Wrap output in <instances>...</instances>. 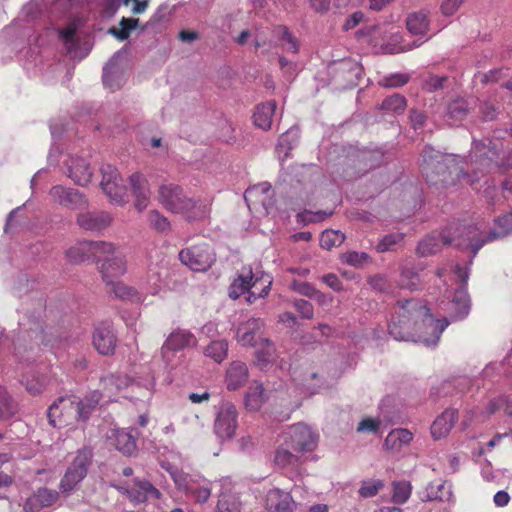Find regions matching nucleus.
Segmentation results:
<instances>
[{"label": "nucleus", "mask_w": 512, "mask_h": 512, "mask_svg": "<svg viewBox=\"0 0 512 512\" xmlns=\"http://www.w3.org/2000/svg\"><path fill=\"white\" fill-rule=\"evenodd\" d=\"M276 109L277 103L275 100H268L258 104L252 116L254 125L265 131L270 130Z\"/></svg>", "instance_id": "nucleus-27"}, {"label": "nucleus", "mask_w": 512, "mask_h": 512, "mask_svg": "<svg viewBox=\"0 0 512 512\" xmlns=\"http://www.w3.org/2000/svg\"><path fill=\"white\" fill-rule=\"evenodd\" d=\"M101 173V188L107 197L117 204L125 203L126 187L122 184L117 169L110 164H104Z\"/></svg>", "instance_id": "nucleus-8"}, {"label": "nucleus", "mask_w": 512, "mask_h": 512, "mask_svg": "<svg viewBox=\"0 0 512 512\" xmlns=\"http://www.w3.org/2000/svg\"><path fill=\"white\" fill-rule=\"evenodd\" d=\"M395 314L388 330L396 340L420 341L427 346L436 345L449 325L445 318L433 320L429 309L414 299L399 301Z\"/></svg>", "instance_id": "nucleus-2"}, {"label": "nucleus", "mask_w": 512, "mask_h": 512, "mask_svg": "<svg viewBox=\"0 0 512 512\" xmlns=\"http://www.w3.org/2000/svg\"><path fill=\"white\" fill-rule=\"evenodd\" d=\"M383 487L384 482L382 480H366L361 484L359 495L362 498H371L376 496Z\"/></svg>", "instance_id": "nucleus-51"}, {"label": "nucleus", "mask_w": 512, "mask_h": 512, "mask_svg": "<svg viewBox=\"0 0 512 512\" xmlns=\"http://www.w3.org/2000/svg\"><path fill=\"white\" fill-rule=\"evenodd\" d=\"M323 281L334 291H341L343 288L340 279L335 274L324 275Z\"/></svg>", "instance_id": "nucleus-64"}, {"label": "nucleus", "mask_w": 512, "mask_h": 512, "mask_svg": "<svg viewBox=\"0 0 512 512\" xmlns=\"http://www.w3.org/2000/svg\"><path fill=\"white\" fill-rule=\"evenodd\" d=\"M66 256L73 263H81L90 258V251L84 249V242H82L77 246L71 247L66 252Z\"/></svg>", "instance_id": "nucleus-55"}, {"label": "nucleus", "mask_w": 512, "mask_h": 512, "mask_svg": "<svg viewBox=\"0 0 512 512\" xmlns=\"http://www.w3.org/2000/svg\"><path fill=\"white\" fill-rule=\"evenodd\" d=\"M402 240V233H392L385 235L377 244L376 250L377 252L380 253L391 251L394 248V246L400 243Z\"/></svg>", "instance_id": "nucleus-54"}, {"label": "nucleus", "mask_w": 512, "mask_h": 512, "mask_svg": "<svg viewBox=\"0 0 512 512\" xmlns=\"http://www.w3.org/2000/svg\"><path fill=\"white\" fill-rule=\"evenodd\" d=\"M413 439V434L407 429L392 430L385 439V446L388 449H398L402 445L409 444Z\"/></svg>", "instance_id": "nucleus-39"}, {"label": "nucleus", "mask_w": 512, "mask_h": 512, "mask_svg": "<svg viewBox=\"0 0 512 512\" xmlns=\"http://www.w3.org/2000/svg\"><path fill=\"white\" fill-rule=\"evenodd\" d=\"M497 230L483 231L478 225H467L463 227L458 246H465L470 249L475 257L478 251L487 243L502 238L512 232V212L498 217L495 220Z\"/></svg>", "instance_id": "nucleus-4"}, {"label": "nucleus", "mask_w": 512, "mask_h": 512, "mask_svg": "<svg viewBox=\"0 0 512 512\" xmlns=\"http://www.w3.org/2000/svg\"><path fill=\"white\" fill-rule=\"evenodd\" d=\"M180 261L191 270L207 271L216 261L214 249L205 242L197 243L179 252Z\"/></svg>", "instance_id": "nucleus-5"}, {"label": "nucleus", "mask_w": 512, "mask_h": 512, "mask_svg": "<svg viewBox=\"0 0 512 512\" xmlns=\"http://www.w3.org/2000/svg\"><path fill=\"white\" fill-rule=\"evenodd\" d=\"M139 24V19L122 17L119 22L120 28L111 27L109 34L116 37L119 41H124L129 38L130 33Z\"/></svg>", "instance_id": "nucleus-42"}, {"label": "nucleus", "mask_w": 512, "mask_h": 512, "mask_svg": "<svg viewBox=\"0 0 512 512\" xmlns=\"http://www.w3.org/2000/svg\"><path fill=\"white\" fill-rule=\"evenodd\" d=\"M463 0H443L441 4L442 13L446 16L453 15L461 6Z\"/></svg>", "instance_id": "nucleus-63"}, {"label": "nucleus", "mask_w": 512, "mask_h": 512, "mask_svg": "<svg viewBox=\"0 0 512 512\" xmlns=\"http://www.w3.org/2000/svg\"><path fill=\"white\" fill-rule=\"evenodd\" d=\"M103 394L99 391H92L84 398L74 396L76 409V420L86 422L92 412L97 408Z\"/></svg>", "instance_id": "nucleus-23"}, {"label": "nucleus", "mask_w": 512, "mask_h": 512, "mask_svg": "<svg viewBox=\"0 0 512 512\" xmlns=\"http://www.w3.org/2000/svg\"><path fill=\"white\" fill-rule=\"evenodd\" d=\"M132 383L126 374L110 373L100 379V385L108 398H113Z\"/></svg>", "instance_id": "nucleus-25"}, {"label": "nucleus", "mask_w": 512, "mask_h": 512, "mask_svg": "<svg viewBox=\"0 0 512 512\" xmlns=\"http://www.w3.org/2000/svg\"><path fill=\"white\" fill-rule=\"evenodd\" d=\"M281 40L287 42L289 45L287 50L296 53L298 52V41L297 39L290 33L287 27H281Z\"/></svg>", "instance_id": "nucleus-62"}, {"label": "nucleus", "mask_w": 512, "mask_h": 512, "mask_svg": "<svg viewBox=\"0 0 512 512\" xmlns=\"http://www.w3.org/2000/svg\"><path fill=\"white\" fill-rule=\"evenodd\" d=\"M407 102L404 96L400 94H393L386 97L382 104L381 109L396 114L402 113L406 108Z\"/></svg>", "instance_id": "nucleus-45"}, {"label": "nucleus", "mask_w": 512, "mask_h": 512, "mask_svg": "<svg viewBox=\"0 0 512 512\" xmlns=\"http://www.w3.org/2000/svg\"><path fill=\"white\" fill-rule=\"evenodd\" d=\"M368 259H369V256L365 252L352 251V252H348L345 255L346 262L353 266L362 265L363 263L367 262Z\"/></svg>", "instance_id": "nucleus-60"}, {"label": "nucleus", "mask_w": 512, "mask_h": 512, "mask_svg": "<svg viewBox=\"0 0 512 512\" xmlns=\"http://www.w3.org/2000/svg\"><path fill=\"white\" fill-rule=\"evenodd\" d=\"M429 12L420 10L410 13L406 18V27L413 35L425 36L429 30Z\"/></svg>", "instance_id": "nucleus-34"}, {"label": "nucleus", "mask_w": 512, "mask_h": 512, "mask_svg": "<svg viewBox=\"0 0 512 512\" xmlns=\"http://www.w3.org/2000/svg\"><path fill=\"white\" fill-rule=\"evenodd\" d=\"M297 312L305 319H312L314 315L313 305L304 299H297L294 302Z\"/></svg>", "instance_id": "nucleus-58"}, {"label": "nucleus", "mask_w": 512, "mask_h": 512, "mask_svg": "<svg viewBox=\"0 0 512 512\" xmlns=\"http://www.w3.org/2000/svg\"><path fill=\"white\" fill-rule=\"evenodd\" d=\"M409 119L412 127L416 130L422 128L425 125L427 116L423 111L412 109L409 114Z\"/></svg>", "instance_id": "nucleus-61"}, {"label": "nucleus", "mask_w": 512, "mask_h": 512, "mask_svg": "<svg viewBox=\"0 0 512 512\" xmlns=\"http://www.w3.org/2000/svg\"><path fill=\"white\" fill-rule=\"evenodd\" d=\"M59 499V493L48 488L37 489L23 504L25 512H38L42 508L50 507Z\"/></svg>", "instance_id": "nucleus-16"}, {"label": "nucleus", "mask_w": 512, "mask_h": 512, "mask_svg": "<svg viewBox=\"0 0 512 512\" xmlns=\"http://www.w3.org/2000/svg\"><path fill=\"white\" fill-rule=\"evenodd\" d=\"M175 483L197 503H206L211 496V482L205 478L187 476L181 480H175Z\"/></svg>", "instance_id": "nucleus-12"}, {"label": "nucleus", "mask_w": 512, "mask_h": 512, "mask_svg": "<svg viewBox=\"0 0 512 512\" xmlns=\"http://www.w3.org/2000/svg\"><path fill=\"white\" fill-rule=\"evenodd\" d=\"M380 427V420L374 418H364L357 426L358 432L377 433Z\"/></svg>", "instance_id": "nucleus-59"}, {"label": "nucleus", "mask_w": 512, "mask_h": 512, "mask_svg": "<svg viewBox=\"0 0 512 512\" xmlns=\"http://www.w3.org/2000/svg\"><path fill=\"white\" fill-rule=\"evenodd\" d=\"M273 190L268 182H262L249 187L244 193V199L249 208L260 205L264 208L270 204Z\"/></svg>", "instance_id": "nucleus-22"}, {"label": "nucleus", "mask_w": 512, "mask_h": 512, "mask_svg": "<svg viewBox=\"0 0 512 512\" xmlns=\"http://www.w3.org/2000/svg\"><path fill=\"white\" fill-rule=\"evenodd\" d=\"M409 81V77L406 74H393L383 78L379 84L383 87L395 88L405 85Z\"/></svg>", "instance_id": "nucleus-57"}, {"label": "nucleus", "mask_w": 512, "mask_h": 512, "mask_svg": "<svg viewBox=\"0 0 512 512\" xmlns=\"http://www.w3.org/2000/svg\"><path fill=\"white\" fill-rule=\"evenodd\" d=\"M458 420V411L455 409H446L438 416L431 425V434L434 439L445 437L456 421Z\"/></svg>", "instance_id": "nucleus-29"}, {"label": "nucleus", "mask_w": 512, "mask_h": 512, "mask_svg": "<svg viewBox=\"0 0 512 512\" xmlns=\"http://www.w3.org/2000/svg\"><path fill=\"white\" fill-rule=\"evenodd\" d=\"M126 272V262L122 257L103 258V263L100 266V273L105 283L124 275Z\"/></svg>", "instance_id": "nucleus-30"}, {"label": "nucleus", "mask_w": 512, "mask_h": 512, "mask_svg": "<svg viewBox=\"0 0 512 512\" xmlns=\"http://www.w3.org/2000/svg\"><path fill=\"white\" fill-rule=\"evenodd\" d=\"M265 401L264 388L261 383L253 382L245 395L246 408L251 411L260 409Z\"/></svg>", "instance_id": "nucleus-35"}, {"label": "nucleus", "mask_w": 512, "mask_h": 512, "mask_svg": "<svg viewBox=\"0 0 512 512\" xmlns=\"http://www.w3.org/2000/svg\"><path fill=\"white\" fill-rule=\"evenodd\" d=\"M452 239L444 234H432L422 239L417 246V253L420 256H429L441 250L444 245H450Z\"/></svg>", "instance_id": "nucleus-31"}, {"label": "nucleus", "mask_w": 512, "mask_h": 512, "mask_svg": "<svg viewBox=\"0 0 512 512\" xmlns=\"http://www.w3.org/2000/svg\"><path fill=\"white\" fill-rule=\"evenodd\" d=\"M117 341V335L111 322L104 321L95 326L92 334V344L99 354L103 356L113 355Z\"/></svg>", "instance_id": "nucleus-11"}, {"label": "nucleus", "mask_w": 512, "mask_h": 512, "mask_svg": "<svg viewBox=\"0 0 512 512\" xmlns=\"http://www.w3.org/2000/svg\"><path fill=\"white\" fill-rule=\"evenodd\" d=\"M108 287V292L113 293L116 298L121 300H139L140 296L138 292L131 286H128L120 281H111V283H106Z\"/></svg>", "instance_id": "nucleus-37"}, {"label": "nucleus", "mask_w": 512, "mask_h": 512, "mask_svg": "<svg viewBox=\"0 0 512 512\" xmlns=\"http://www.w3.org/2000/svg\"><path fill=\"white\" fill-rule=\"evenodd\" d=\"M75 407L74 395L59 397L48 409L49 423L60 428L77 422Z\"/></svg>", "instance_id": "nucleus-7"}, {"label": "nucleus", "mask_w": 512, "mask_h": 512, "mask_svg": "<svg viewBox=\"0 0 512 512\" xmlns=\"http://www.w3.org/2000/svg\"><path fill=\"white\" fill-rule=\"evenodd\" d=\"M345 240V235L340 231L327 229L322 232L320 237V245L322 248L330 250L340 246Z\"/></svg>", "instance_id": "nucleus-44"}, {"label": "nucleus", "mask_w": 512, "mask_h": 512, "mask_svg": "<svg viewBox=\"0 0 512 512\" xmlns=\"http://www.w3.org/2000/svg\"><path fill=\"white\" fill-rule=\"evenodd\" d=\"M411 495V485L409 482L400 481L393 484L392 501L396 504H404Z\"/></svg>", "instance_id": "nucleus-49"}, {"label": "nucleus", "mask_w": 512, "mask_h": 512, "mask_svg": "<svg viewBox=\"0 0 512 512\" xmlns=\"http://www.w3.org/2000/svg\"><path fill=\"white\" fill-rule=\"evenodd\" d=\"M296 504L290 495L279 488L270 489L266 495V508L270 512H293Z\"/></svg>", "instance_id": "nucleus-17"}, {"label": "nucleus", "mask_w": 512, "mask_h": 512, "mask_svg": "<svg viewBox=\"0 0 512 512\" xmlns=\"http://www.w3.org/2000/svg\"><path fill=\"white\" fill-rule=\"evenodd\" d=\"M147 222L149 227L160 234H168L171 231V223L160 211L153 209L148 211Z\"/></svg>", "instance_id": "nucleus-38"}, {"label": "nucleus", "mask_w": 512, "mask_h": 512, "mask_svg": "<svg viewBox=\"0 0 512 512\" xmlns=\"http://www.w3.org/2000/svg\"><path fill=\"white\" fill-rule=\"evenodd\" d=\"M9 457L7 454H0V488L10 487L14 483V473L8 468Z\"/></svg>", "instance_id": "nucleus-48"}, {"label": "nucleus", "mask_w": 512, "mask_h": 512, "mask_svg": "<svg viewBox=\"0 0 512 512\" xmlns=\"http://www.w3.org/2000/svg\"><path fill=\"white\" fill-rule=\"evenodd\" d=\"M259 282H261V280L254 279V275L250 267H243L230 285L229 297L232 299H238L241 295L249 292L250 289L257 288Z\"/></svg>", "instance_id": "nucleus-21"}, {"label": "nucleus", "mask_w": 512, "mask_h": 512, "mask_svg": "<svg viewBox=\"0 0 512 512\" xmlns=\"http://www.w3.org/2000/svg\"><path fill=\"white\" fill-rule=\"evenodd\" d=\"M238 412L232 403L221 405L214 421V432L221 440L231 439L238 426Z\"/></svg>", "instance_id": "nucleus-10"}, {"label": "nucleus", "mask_w": 512, "mask_h": 512, "mask_svg": "<svg viewBox=\"0 0 512 512\" xmlns=\"http://www.w3.org/2000/svg\"><path fill=\"white\" fill-rule=\"evenodd\" d=\"M256 279L261 280V282H259L257 288L250 289V291L248 292L247 301L249 303L255 302L258 298L266 297L270 291V287L272 284L270 276L266 275L260 278L257 277Z\"/></svg>", "instance_id": "nucleus-46"}, {"label": "nucleus", "mask_w": 512, "mask_h": 512, "mask_svg": "<svg viewBox=\"0 0 512 512\" xmlns=\"http://www.w3.org/2000/svg\"><path fill=\"white\" fill-rule=\"evenodd\" d=\"M228 352V343L225 340H214L204 350V355L216 363H221Z\"/></svg>", "instance_id": "nucleus-43"}, {"label": "nucleus", "mask_w": 512, "mask_h": 512, "mask_svg": "<svg viewBox=\"0 0 512 512\" xmlns=\"http://www.w3.org/2000/svg\"><path fill=\"white\" fill-rule=\"evenodd\" d=\"M157 199L166 210L181 214L188 221L202 220L210 213V203L207 200L188 197L176 184L160 185Z\"/></svg>", "instance_id": "nucleus-3"}, {"label": "nucleus", "mask_w": 512, "mask_h": 512, "mask_svg": "<svg viewBox=\"0 0 512 512\" xmlns=\"http://www.w3.org/2000/svg\"><path fill=\"white\" fill-rule=\"evenodd\" d=\"M68 175L77 185L85 186L91 181L93 172L85 159L76 158L69 165Z\"/></svg>", "instance_id": "nucleus-33"}, {"label": "nucleus", "mask_w": 512, "mask_h": 512, "mask_svg": "<svg viewBox=\"0 0 512 512\" xmlns=\"http://www.w3.org/2000/svg\"><path fill=\"white\" fill-rule=\"evenodd\" d=\"M476 100L473 97H458L451 100L446 108V117L452 121H462L474 109Z\"/></svg>", "instance_id": "nucleus-26"}, {"label": "nucleus", "mask_w": 512, "mask_h": 512, "mask_svg": "<svg viewBox=\"0 0 512 512\" xmlns=\"http://www.w3.org/2000/svg\"><path fill=\"white\" fill-rule=\"evenodd\" d=\"M195 336L186 330H176L172 332L161 347L163 357L167 351H180L186 347L195 345Z\"/></svg>", "instance_id": "nucleus-24"}, {"label": "nucleus", "mask_w": 512, "mask_h": 512, "mask_svg": "<svg viewBox=\"0 0 512 512\" xmlns=\"http://www.w3.org/2000/svg\"><path fill=\"white\" fill-rule=\"evenodd\" d=\"M22 384L25 386L26 390L34 396L40 394L45 388L44 380L36 374L24 376L22 378Z\"/></svg>", "instance_id": "nucleus-50"}, {"label": "nucleus", "mask_w": 512, "mask_h": 512, "mask_svg": "<svg viewBox=\"0 0 512 512\" xmlns=\"http://www.w3.org/2000/svg\"><path fill=\"white\" fill-rule=\"evenodd\" d=\"M92 461V452L84 448L77 452L73 462L61 479L60 488L63 492L71 491L87 474Z\"/></svg>", "instance_id": "nucleus-6"}, {"label": "nucleus", "mask_w": 512, "mask_h": 512, "mask_svg": "<svg viewBox=\"0 0 512 512\" xmlns=\"http://www.w3.org/2000/svg\"><path fill=\"white\" fill-rule=\"evenodd\" d=\"M216 512H241V502L236 493L222 492L218 497Z\"/></svg>", "instance_id": "nucleus-36"}, {"label": "nucleus", "mask_w": 512, "mask_h": 512, "mask_svg": "<svg viewBox=\"0 0 512 512\" xmlns=\"http://www.w3.org/2000/svg\"><path fill=\"white\" fill-rule=\"evenodd\" d=\"M118 490L125 494L133 504H141L148 500L160 499L161 492L146 480L133 479L132 484L124 483Z\"/></svg>", "instance_id": "nucleus-9"}, {"label": "nucleus", "mask_w": 512, "mask_h": 512, "mask_svg": "<svg viewBox=\"0 0 512 512\" xmlns=\"http://www.w3.org/2000/svg\"><path fill=\"white\" fill-rule=\"evenodd\" d=\"M132 195L135 198L134 206L138 212L145 210L150 200V188L147 179L140 173L130 176Z\"/></svg>", "instance_id": "nucleus-18"}, {"label": "nucleus", "mask_w": 512, "mask_h": 512, "mask_svg": "<svg viewBox=\"0 0 512 512\" xmlns=\"http://www.w3.org/2000/svg\"><path fill=\"white\" fill-rule=\"evenodd\" d=\"M264 321L260 318H251L239 325L237 329V340L243 346H257L262 337Z\"/></svg>", "instance_id": "nucleus-15"}, {"label": "nucleus", "mask_w": 512, "mask_h": 512, "mask_svg": "<svg viewBox=\"0 0 512 512\" xmlns=\"http://www.w3.org/2000/svg\"><path fill=\"white\" fill-rule=\"evenodd\" d=\"M498 149L491 140L474 142L471 157L472 175L464 173L456 165H449L452 159L443 156L439 151H435L432 147L426 146L422 151L421 172L425 176L427 183L436 189H447L455 185L453 175L460 176L468 184L474 185L480 177L478 172H490L496 168H512V153L508 158V163L498 162Z\"/></svg>", "instance_id": "nucleus-1"}, {"label": "nucleus", "mask_w": 512, "mask_h": 512, "mask_svg": "<svg viewBox=\"0 0 512 512\" xmlns=\"http://www.w3.org/2000/svg\"><path fill=\"white\" fill-rule=\"evenodd\" d=\"M248 379V367L242 361H233L226 371V385L230 391L238 390Z\"/></svg>", "instance_id": "nucleus-28"}, {"label": "nucleus", "mask_w": 512, "mask_h": 512, "mask_svg": "<svg viewBox=\"0 0 512 512\" xmlns=\"http://www.w3.org/2000/svg\"><path fill=\"white\" fill-rule=\"evenodd\" d=\"M275 464L282 468H295L299 465V458L287 449L276 450Z\"/></svg>", "instance_id": "nucleus-47"}, {"label": "nucleus", "mask_w": 512, "mask_h": 512, "mask_svg": "<svg viewBox=\"0 0 512 512\" xmlns=\"http://www.w3.org/2000/svg\"><path fill=\"white\" fill-rule=\"evenodd\" d=\"M400 285L402 288H406L411 291L418 289L420 285L419 275L411 269H403L400 276Z\"/></svg>", "instance_id": "nucleus-52"}, {"label": "nucleus", "mask_w": 512, "mask_h": 512, "mask_svg": "<svg viewBox=\"0 0 512 512\" xmlns=\"http://www.w3.org/2000/svg\"><path fill=\"white\" fill-rule=\"evenodd\" d=\"M52 200L69 209H82L87 206V199L78 190L61 185L53 186L49 192Z\"/></svg>", "instance_id": "nucleus-13"}, {"label": "nucleus", "mask_w": 512, "mask_h": 512, "mask_svg": "<svg viewBox=\"0 0 512 512\" xmlns=\"http://www.w3.org/2000/svg\"><path fill=\"white\" fill-rule=\"evenodd\" d=\"M110 446H113L124 456H131L136 450V439L124 429H112L107 435Z\"/></svg>", "instance_id": "nucleus-19"}, {"label": "nucleus", "mask_w": 512, "mask_h": 512, "mask_svg": "<svg viewBox=\"0 0 512 512\" xmlns=\"http://www.w3.org/2000/svg\"><path fill=\"white\" fill-rule=\"evenodd\" d=\"M18 411V404L8 390L0 386V419H9Z\"/></svg>", "instance_id": "nucleus-40"}, {"label": "nucleus", "mask_w": 512, "mask_h": 512, "mask_svg": "<svg viewBox=\"0 0 512 512\" xmlns=\"http://www.w3.org/2000/svg\"><path fill=\"white\" fill-rule=\"evenodd\" d=\"M452 306L454 310L453 316L456 319L465 318L470 310L469 300L465 294L455 297L452 301Z\"/></svg>", "instance_id": "nucleus-53"}, {"label": "nucleus", "mask_w": 512, "mask_h": 512, "mask_svg": "<svg viewBox=\"0 0 512 512\" xmlns=\"http://www.w3.org/2000/svg\"><path fill=\"white\" fill-rule=\"evenodd\" d=\"M255 351V363L260 369H266L278 357L274 344L268 339H261Z\"/></svg>", "instance_id": "nucleus-32"}, {"label": "nucleus", "mask_w": 512, "mask_h": 512, "mask_svg": "<svg viewBox=\"0 0 512 512\" xmlns=\"http://www.w3.org/2000/svg\"><path fill=\"white\" fill-rule=\"evenodd\" d=\"M333 214L332 211H317V212H311L308 210H305L301 213L297 214L298 221H301L305 224L311 223V222H318L323 221L324 219L328 218Z\"/></svg>", "instance_id": "nucleus-56"}, {"label": "nucleus", "mask_w": 512, "mask_h": 512, "mask_svg": "<svg viewBox=\"0 0 512 512\" xmlns=\"http://www.w3.org/2000/svg\"><path fill=\"white\" fill-rule=\"evenodd\" d=\"M112 216L108 212H85L77 215V224L84 230L100 231L112 223Z\"/></svg>", "instance_id": "nucleus-20"}, {"label": "nucleus", "mask_w": 512, "mask_h": 512, "mask_svg": "<svg viewBox=\"0 0 512 512\" xmlns=\"http://www.w3.org/2000/svg\"><path fill=\"white\" fill-rule=\"evenodd\" d=\"M290 446L294 451L306 452L312 451L316 446V436L312 430L303 424H296L291 427Z\"/></svg>", "instance_id": "nucleus-14"}, {"label": "nucleus", "mask_w": 512, "mask_h": 512, "mask_svg": "<svg viewBox=\"0 0 512 512\" xmlns=\"http://www.w3.org/2000/svg\"><path fill=\"white\" fill-rule=\"evenodd\" d=\"M84 249L90 251V258L93 257L97 261H101L105 255L114 252V245L104 241H86Z\"/></svg>", "instance_id": "nucleus-41"}]
</instances>
